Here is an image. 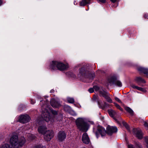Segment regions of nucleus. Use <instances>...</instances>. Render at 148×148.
I'll list each match as a JSON object with an SVG mask.
<instances>
[{"mask_svg": "<svg viewBox=\"0 0 148 148\" xmlns=\"http://www.w3.org/2000/svg\"><path fill=\"white\" fill-rule=\"evenodd\" d=\"M66 138V134L63 131H60L58 135V138L60 141H62L64 140Z\"/></svg>", "mask_w": 148, "mask_h": 148, "instance_id": "nucleus-11", "label": "nucleus"}, {"mask_svg": "<svg viewBox=\"0 0 148 148\" xmlns=\"http://www.w3.org/2000/svg\"><path fill=\"white\" fill-rule=\"evenodd\" d=\"M86 72L85 71L84 68H82L80 71V74L83 76H86L85 73Z\"/></svg>", "mask_w": 148, "mask_h": 148, "instance_id": "nucleus-20", "label": "nucleus"}, {"mask_svg": "<svg viewBox=\"0 0 148 148\" xmlns=\"http://www.w3.org/2000/svg\"><path fill=\"white\" fill-rule=\"evenodd\" d=\"M92 0H82L80 2V5L81 6H84L87 4H90L91 3V1Z\"/></svg>", "mask_w": 148, "mask_h": 148, "instance_id": "nucleus-15", "label": "nucleus"}, {"mask_svg": "<svg viewBox=\"0 0 148 148\" xmlns=\"http://www.w3.org/2000/svg\"><path fill=\"white\" fill-rule=\"evenodd\" d=\"M93 88L96 90H97L99 89V88H98V87L96 86H94L93 87Z\"/></svg>", "mask_w": 148, "mask_h": 148, "instance_id": "nucleus-32", "label": "nucleus"}, {"mask_svg": "<svg viewBox=\"0 0 148 148\" xmlns=\"http://www.w3.org/2000/svg\"><path fill=\"white\" fill-rule=\"evenodd\" d=\"M52 113L54 115L56 114V111L49 109V110L45 109L44 111L42 112V116L43 119L47 122H50V124H52L54 121V116L51 114Z\"/></svg>", "mask_w": 148, "mask_h": 148, "instance_id": "nucleus-3", "label": "nucleus"}, {"mask_svg": "<svg viewBox=\"0 0 148 148\" xmlns=\"http://www.w3.org/2000/svg\"><path fill=\"white\" fill-rule=\"evenodd\" d=\"M33 148H46L45 146H43L42 144L37 145L34 147Z\"/></svg>", "mask_w": 148, "mask_h": 148, "instance_id": "nucleus-23", "label": "nucleus"}, {"mask_svg": "<svg viewBox=\"0 0 148 148\" xmlns=\"http://www.w3.org/2000/svg\"><path fill=\"white\" fill-rule=\"evenodd\" d=\"M125 109L131 114H133V110L130 108L128 107H126L125 108Z\"/></svg>", "mask_w": 148, "mask_h": 148, "instance_id": "nucleus-22", "label": "nucleus"}, {"mask_svg": "<svg viewBox=\"0 0 148 148\" xmlns=\"http://www.w3.org/2000/svg\"><path fill=\"white\" fill-rule=\"evenodd\" d=\"M127 147L128 148H135L134 146L132 144H129L128 145Z\"/></svg>", "mask_w": 148, "mask_h": 148, "instance_id": "nucleus-29", "label": "nucleus"}, {"mask_svg": "<svg viewBox=\"0 0 148 148\" xmlns=\"http://www.w3.org/2000/svg\"><path fill=\"white\" fill-rule=\"evenodd\" d=\"M30 102L32 104H34L35 103V101L34 100L31 99Z\"/></svg>", "mask_w": 148, "mask_h": 148, "instance_id": "nucleus-33", "label": "nucleus"}, {"mask_svg": "<svg viewBox=\"0 0 148 148\" xmlns=\"http://www.w3.org/2000/svg\"><path fill=\"white\" fill-rule=\"evenodd\" d=\"M30 138V139H33V138Z\"/></svg>", "mask_w": 148, "mask_h": 148, "instance_id": "nucleus-44", "label": "nucleus"}, {"mask_svg": "<svg viewBox=\"0 0 148 148\" xmlns=\"http://www.w3.org/2000/svg\"><path fill=\"white\" fill-rule=\"evenodd\" d=\"M144 17L146 18H148V14H145L144 15Z\"/></svg>", "mask_w": 148, "mask_h": 148, "instance_id": "nucleus-34", "label": "nucleus"}, {"mask_svg": "<svg viewBox=\"0 0 148 148\" xmlns=\"http://www.w3.org/2000/svg\"><path fill=\"white\" fill-rule=\"evenodd\" d=\"M41 97H39V98L40 99Z\"/></svg>", "mask_w": 148, "mask_h": 148, "instance_id": "nucleus-42", "label": "nucleus"}, {"mask_svg": "<svg viewBox=\"0 0 148 148\" xmlns=\"http://www.w3.org/2000/svg\"><path fill=\"white\" fill-rule=\"evenodd\" d=\"M108 81L110 83L115 84L118 86L121 87L122 86L121 82L117 80L115 76H113L109 78Z\"/></svg>", "mask_w": 148, "mask_h": 148, "instance_id": "nucleus-7", "label": "nucleus"}, {"mask_svg": "<svg viewBox=\"0 0 148 148\" xmlns=\"http://www.w3.org/2000/svg\"><path fill=\"white\" fill-rule=\"evenodd\" d=\"M142 70L144 73L146 75V76L148 77V69L142 68Z\"/></svg>", "mask_w": 148, "mask_h": 148, "instance_id": "nucleus-21", "label": "nucleus"}, {"mask_svg": "<svg viewBox=\"0 0 148 148\" xmlns=\"http://www.w3.org/2000/svg\"><path fill=\"white\" fill-rule=\"evenodd\" d=\"M3 4V1L2 0H0V6Z\"/></svg>", "mask_w": 148, "mask_h": 148, "instance_id": "nucleus-38", "label": "nucleus"}, {"mask_svg": "<svg viewBox=\"0 0 148 148\" xmlns=\"http://www.w3.org/2000/svg\"><path fill=\"white\" fill-rule=\"evenodd\" d=\"M89 75H90V76L91 75L92 76V77L91 78L90 77V78L91 79H92L95 77V76L94 74H93L92 75L90 74Z\"/></svg>", "mask_w": 148, "mask_h": 148, "instance_id": "nucleus-35", "label": "nucleus"}, {"mask_svg": "<svg viewBox=\"0 0 148 148\" xmlns=\"http://www.w3.org/2000/svg\"><path fill=\"white\" fill-rule=\"evenodd\" d=\"M47 130V128L45 126H39L38 128V132L41 134H44L45 133Z\"/></svg>", "mask_w": 148, "mask_h": 148, "instance_id": "nucleus-13", "label": "nucleus"}, {"mask_svg": "<svg viewBox=\"0 0 148 148\" xmlns=\"http://www.w3.org/2000/svg\"><path fill=\"white\" fill-rule=\"evenodd\" d=\"M54 92V90H51L50 92L51 93H53Z\"/></svg>", "mask_w": 148, "mask_h": 148, "instance_id": "nucleus-40", "label": "nucleus"}, {"mask_svg": "<svg viewBox=\"0 0 148 148\" xmlns=\"http://www.w3.org/2000/svg\"><path fill=\"white\" fill-rule=\"evenodd\" d=\"M30 119L29 116L28 115L25 114L21 115L18 120L20 122L24 123L28 122Z\"/></svg>", "mask_w": 148, "mask_h": 148, "instance_id": "nucleus-8", "label": "nucleus"}, {"mask_svg": "<svg viewBox=\"0 0 148 148\" xmlns=\"http://www.w3.org/2000/svg\"><path fill=\"white\" fill-rule=\"evenodd\" d=\"M115 106L118 108L121 111L123 110V109L118 104L114 103Z\"/></svg>", "mask_w": 148, "mask_h": 148, "instance_id": "nucleus-27", "label": "nucleus"}, {"mask_svg": "<svg viewBox=\"0 0 148 148\" xmlns=\"http://www.w3.org/2000/svg\"><path fill=\"white\" fill-rule=\"evenodd\" d=\"M133 132L134 134L138 139H141L142 138L143 134L142 132L139 128L134 129L133 130Z\"/></svg>", "mask_w": 148, "mask_h": 148, "instance_id": "nucleus-9", "label": "nucleus"}, {"mask_svg": "<svg viewBox=\"0 0 148 148\" xmlns=\"http://www.w3.org/2000/svg\"><path fill=\"white\" fill-rule=\"evenodd\" d=\"M82 140L83 142L85 144H88L90 143V140L86 133H84L82 135Z\"/></svg>", "mask_w": 148, "mask_h": 148, "instance_id": "nucleus-10", "label": "nucleus"}, {"mask_svg": "<svg viewBox=\"0 0 148 148\" xmlns=\"http://www.w3.org/2000/svg\"><path fill=\"white\" fill-rule=\"evenodd\" d=\"M76 125L78 128L83 132H86L88 130L87 125L83 118L78 119L76 121Z\"/></svg>", "mask_w": 148, "mask_h": 148, "instance_id": "nucleus-5", "label": "nucleus"}, {"mask_svg": "<svg viewBox=\"0 0 148 148\" xmlns=\"http://www.w3.org/2000/svg\"><path fill=\"white\" fill-rule=\"evenodd\" d=\"M131 86L134 89H135L141 91H145V90L144 88L140 87H138L134 84L132 85Z\"/></svg>", "mask_w": 148, "mask_h": 148, "instance_id": "nucleus-17", "label": "nucleus"}, {"mask_svg": "<svg viewBox=\"0 0 148 148\" xmlns=\"http://www.w3.org/2000/svg\"><path fill=\"white\" fill-rule=\"evenodd\" d=\"M9 137L11 148H19V146L22 147L25 142L24 137H22L19 139L17 135L15 133L10 134Z\"/></svg>", "mask_w": 148, "mask_h": 148, "instance_id": "nucleus-1", "label": "nucleus"}, {"mask_svg": "<svg viewBox=\"0 0 148 148\" xmlns=\"http://www.w3.org/2000/svg\"><path fill=\"white\" fill-rule=\"evenodd\" d=\"M117 131V128L115 127H111L108 126L107 128V132L104 128L102 126L98 125L97 127V130L95 132V134L97 138L99 134H100L102 137L104 136L107 133L108 135H111L114 132Z\"/></svg>", "mask_w": 148, "mask_h": 148, "instance_id": "nucleus-2", "label": "nucleus"}, {"mask_svg": "<svg viewBox=\"0 0 148 148\" xmlns=\"http://www.w3.org/2000/svg\"><path fill=\"white\" fill-rule=\"evenodd\" d=\"M76 1H75V2H74V4H75V3H76Z\"/></svg>", "mask_w": 148, "mask_h": 148, "instance_id": "nucleus-41", "label": "nucleus"}, {"mask_svg": "<svg viewBox=\"0 0 148 148\" xmlns=\"http://www.w3.org/2000/svg\"><path fill=\"white\" fill-rule=\"evenodd\" d=\"M107 101L110 103H111L112 102V99L110 98V97L109 96V95H108L107 97H106L105 98Z\"/></svg>", "mask_w": 148, "mask_h": 148, "instance_id": "nucleus-25", "label": "nucleus"}, {"mask_svg": "<svg viewBox=\"0 0 148 148\" xmlns=\"http://www.w3.org/2000/svg\"><path fill=\"white\" fill-rule=\"evenodd\" d=\"M50 68L52 70H59L61 71H64L68 68L67 64L58 61H53L50 64Z\"/></svg>", "mask_w": 148, "mask_h": 148, "instance_id": "nucleus-4", "label": "nucleus"}, {"mask_svg": "<svg viewBox=\"0 0 148 148\" xmlns=\"http://www.w3.org/2000/svg\"><path fill=\"white\" fill-rule=\"evenodd\" d=\"M29 135H32L31 134H29Z\"/></svg>", "mask_w": 148, "mask_h": 148, "instance_id": "nucleus-43", "label": "nucleus"}, {"mask_svg": "<svg viewBox=\"0 0 148 148\" xmlns=\"http://www.w3.org/2000/svg\"><path fill=\"white\" fill-rule=\"evenodd\" d=\"M113 3H114L116 2L117 0H110Z\"/></svg>", "mask_w": 148, "mask_h": 148, "instance_id": "nucleus-39", "label": "nucleus"}, {"mask_svg": "<svg viewBox=\"0 0 148 148\" xmlns=\"http://www.w3.org/2000/svg\"><path fill=\"white\" fill-rule=\"evenodd\" d=\"M98 104L99 105V107L100 108H101L102 109H103L106 107H107L108 106V103H106V102H105L104 103V105L102 106L101 105V103L99 101H98Z\"/></svg>", "mask_w": 148, "mask_h": 148, "instance_id": "nucleus-19", "label": "nucleus"}, {"mask_svg": "<svg viewBox=\"0 0 148 148\" xmlns=\"http://www.w3.org/2000/svg\"><path fill=\"white\" fill-rule=\"evenodd\" d=\"M123 125L126 127V128L128 130H129V126L125 122H123Z\"/></svg>", "mask_w": 148, "mask_h": 148, "instance_id": "nucleus-28", "label": "nucleus"}, {"mask_svg": "<svg viewBox=\"0 0 148 148\" xmlns=\"http://www.w3.org/2000/svg\"><path fill=\"white\" fill-rule=\"evenodd\" d=\"M52 107L54 108H58L60 106V104L54 99H52L50 101Z\"/></svg>", "mask_w": 148, "mask_h": 148, "instance_id": "nucleus-12", "label": "nucleus"}, {"mask_svg": "<svg viewBox=\"0 0 148 148\" xmlns=\"http://www.w3.org/2000/svg\"><path fill=\"white\" fill-rule=\"evenodd\" d=\"M144 125L145 126H147L148 127V123H147L145 122L144 123Z\"/></svg>", "mask_w": 148, "mask_h": 148, "instance_id": "nucleus-36", "label": "nucleus"}, {"mask_svg": "<svg viewBox=\"0 0 148 148\" xmlns=\"http://www.w3.org/2000/svg\"><path fill=\"white\" fill-rule=\"evenodd\" d=\"M135 80L136 82L138 83H145V80L140 77H136L135 79Z\"/></svg>", "mask_w": 148, "mask_h": 148, "instance_id": "nucleus-16", "label": "nucleus"}, {"mask_svg": "<svg viewBox=\"0 0 148 148\" xmlns=\"http://www.w3.org/2000/svg\"><path fill=\"white\" fill-rule=\"evenodd\" d=\"M115 99L119 103H121V101L117 97H115Z\"/></svg>", "mask_w": 148, "mask_h": 148, "instance_id": "nucleus-31", "label": "nucleus"}, {"mask_svg": "<svg viewBox=\"0 0 148 148\" xmlns=\"http://www.w3.org/2000/svg\"><path fill=\"white\" fill-rule=\"evenodd\" d=\"M135 145L136 148H142V146L138 142H135Z\"/></svg>", "mask_w": 148, "mask_h": 148, "instance_id": "nucleus-26", "label": "nucleus"}, {"mask_svg": "<svg viewBox=\"0 0 148 148\" xmlns=\"http://www.w3.org/2000/svg\"><path fill=\"white\" fill-rule=\"evenodd\" d=\"M108 112L110 116L113 117L114 119L118 123V122L117 121V120L115 118H114V116L116 114V112L114 110L111 109L109 110H108Z\"/></svg>", "mask_w": 148, "mask_h": 148, "instance_id": "nucleus-14", "label": "nucleus"}, {"mask_svg": "<svg viewBox=\"0 0 148 148\" xmlns=\"http://www.w3.org/2000/svg\"><path fill=\"white\" fill-rule=\"evenodd\" d=\"M67 100L68 102L73 103L74 102V99L73 98L68 97L67 98Z\"/></svg>", "mask_w": 148, "mask_h": 148, "instance_id": "nucleus-24", "label": "nucleus"}, {"mask_svg": "<svg viewBox=\"0 0 148 148\" xmlns=\"http://www.w3.org/2000/svg\"><path fill=\"white\" fill-rule=\"evenodd\" d=\"M44 138L47 141H50L53 137V132L51 130H47L44 133Z\"/></svg>", "mask_w": 148, "mask_h": 148, "instance_id": "nucleus-6", "label": "nucleus"}, {"mask_svg": "<svg viewBox=\"0 0 148 148\" xmlns=\"http://www.w3.org/2000/svg\"><path fill=\"white\" fill-rule=\"evenodd\" d=\"M100 92L101 95L105 98L108 95H109V94L107 92L104 91H100Z\"/></svg>", "mask_w": 148, "mask_h": 148, "instance_id": "nucleus-18", "label": "nucleus"}, {"mask_svg": "<svg viewBox=\"0 0 148 148\" xmlns=\"http://www.w3.org/2000/svg\"><path fill=\"white\" fill-rule=\"evenodd\" d=\"M99 1L105 3L106 1V0H98Z\"/></svg>", "mask_w": 148, "mask_h": 148, "instance_id": "nucleus-37", "label": "nucleus"}, {"mask_svg": "<svg viewBox=\"0 0 148 148\" xmlns=\"http://www.w3.org/2000/svg\"><path fill=\"white\" fill-rule=\"evenodd\" d=\"M88 91L90 93H92L94 92V89L92 88H90L88 89Z\"/></svg>", "mask_w": 148, "mask_h": 148, "instance_id": "nucleus-30", "label": "nucleus"}]
</instances>
